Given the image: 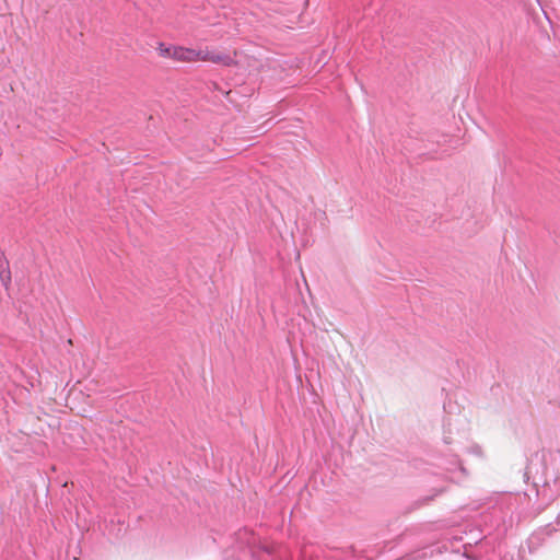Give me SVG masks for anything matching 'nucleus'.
Listing matches in <instances>:
<instances>
[{"instance_id": "obj_2", "label": "nucleus", "mask_w": 560, "mask_h": 560, "mask_svg": "<svg viewBox=\"0 0 560 560\" xmlns=\"http://www.w3.org/2000/svg\"><path fill=\"white\" fill-rule=\"evenodd\" d=\"M177 45H167L165 43H159L156 46L158 55L162 58H170L174 60Z\"/></svg>"}, {"instance_id": "obj_1", "label": "nucleus", "mask_w": 560, "mask_h": 560, "mask_svg": "<svg viewBox=\"0 0 560 560\" xmlns=\"http://www.w3.org/2000/svg\"><path fill=\"white\" fill-rule=\"evenodd\" d=\"M174 61L184 63H194L198 61L212 62L224 67L236 66V60L230 54L217 51L206 47L205 49H195L177 45Z\"/></svg>"}, {"instance_id": "obj_3", "label": "nucleus", "mask_w": 560, "mask_h": 560, "mask_svg": "<svg viewBox=\"0 0 560 560\" xmlns=\"http://www.w3.org/2000/svg\"><path fill=\"white\" fill-rule=\"evenodd\" d=\"M0 280L5 288L11 283V271L8 262L5 261H0Z\"/></svg>"}]
</instances>
